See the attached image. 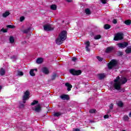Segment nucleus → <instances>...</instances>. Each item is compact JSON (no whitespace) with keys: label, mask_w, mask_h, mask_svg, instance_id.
I'll list each match as a JSON object with an SVG mask.
<instances>
[{"label":"nucleus","mask_w":131,"mask_h":131,"mask_svg":"<svg viewBox=\"0 0 131 131\" xmlns=\"http://www.w3.org/2000/svg\"><path fill=\"white\" fill-rule=\"evenodd\" d=\"M24 73H23V72L21 71H18V75H19V76H23Z\"/></svg>","instance_id":"nucleus-42"},{"label":"nucleus","mask_w":131,"mask_h":131,"mask_svg":"<svg viewBox=\"0 0 131 131\" xmlns=\"http://www.w3.org/2000/svg\"><path fill=\"white\" fill-rule=\"evenodd\" d=\"M96 110L92 109L89 111V113H91V114L96 113Z\"/></svg>","instance_id":"nucleus-40"},{"label":"nucleus","mask_w":131,"mask_h":131,"mask_svg":"<svg viewBox=\"0 0 131 131\" xmlns=\"http://www.w3.org/2000/svg\"><path fill=\"white\" fill-rule=\"evenodd\" d=\"M113 24H117V19L114 18L113 19Z\"/></svg>","instance_id":"nucleus-43"},{"label":"nucleus","mask_w":131,"mask_h":131,"mask_svg":"<svg viewBox=\"0 0 131 131\" xmlns=\"http://www.w3.org/2000/svg\"><path fill=\"white\" fill-rule=\"evenodd\" d=\"M51 24H47L43 26V29L45 31H53L54 28L51 27Z\"/></svg>","instance_id":"nucleus-5"},{"label":"nucleus","mask_w":131,"mask_h":131,"mask_svg":"<svg viewBox=\"0 0 131 131\" xmlns=\"http://www.w3.org/2000/svg\"><path fill=\"white\" fill-rule=\"evenodd\" d=\"M76 60H77V58L75 57H73L72 59V61H73V62H75Z\"/></svg>","instance_id":"nucleus-46"},{"label":"nucleus","mask_w":131,"mask_h":131,"mask_svg":"<svg viewBox=\"0 0 131 131\" xmlns=\"http://www.w3.org/2000/svg\"><path fill=\"white\" fill-rule=\"evenodd\" d=\"M36 104H38V101L33 100V101L31 103V106H34V105H36Z\"/></svg>","instance_id":"nucleus-33"},{"label":"nucleus","mask_w":131,"mask_h":131,"mask_svg":"<svg viewBox=\"0 0 131 131\" xmlns=\"http://www.w3.org/2000/svg\"><path fill=\"white\" fill-rule=\"evenodd\" d=\"M101 35H96L95 37H94V39H100V38H101Z\"/></svg>","instance_id":"nucleus-35"},{"label":"nucleus","mask_w":131,"mask_h":131,"mask_svg":"<svg viewBox=\"0 0 131 131\" xmlns=\"http://www.w3.org/2000/svg\"><path fill=\"white\" fill-rule=\"evenodd\" d=\"M117 45L120 49H124V48H126L128 46V42H124L123 43H118Z\"/></svg>","instance_id":"nucleus-7"},{"label":"nucleus","mask_w":131,"mask_h":131,"mask_svg":"<svg viewBox=\"0 0 131 131\" xmlns=\"http://www.w3.org/2000/svg\"><path fill=\"white\" fill-rule=\"evenodd\" d=\"M50 8L51 10H53V11H56V10H57V5L55 4L52 5L50 6Z\"/></svg>","instance_id":"nucleus-23"},{"label":"nucleus","mask_w":131,"mask_h":131,"mask_svg":"<svg viewBox=\"0 0 131 131\" xmlns=\"http://www.w3.org/2000/svg\"><path fill=\"white\" fill-rule=\"evenodd\" d=\"M114 88L115 90H117V91H119L121 89V82H115L114 84Z\"/></svg>","instance_id":"nucleus-6"},{"label":"nucleus","mask_w":131,"mask_h":131,"mask_svg":"<svg viewBox=\"0 0 131 131\" xmlns=\"http://www.w3.org/2000/svg\"><path fill=\"white\" fill-rule=\"evenodd\" d=\"M85 13L86 15H91V10L89 8L85 10Z\"/></svg>","instance_id":"nucleus-30"},{"label":"nucleus","mask_w":131,"mask_h":131,"mask_svg":"<svg viewBox=\"0 0 131 131\" xmlns=\"http://www.w3.org/2000/svg\"><path fill=\"white\" fill-rule=\"evenodd\" d=\"M19 108H24V104H20Z\"/></svg>","instance_id":"nucleus-49"},{"label":"nucleus","mask_w":131,"mask_h":131,"mask_svg":"<svg viewBox=\"0 0 131 131\" xmlns=\"http://www.w3.org/2000/svg\"><path fill=\"white\" fill-rule=\"evenodd\" d=\"M58 37L59 38L66 40V38H67V31L65 30L61 31L58 35Z\"/></svg>","instance_id":"nucleus-4"},{"label":"nucleus","mask_w":131,"mask_h":131,"mask_svg":"<svg viewBox=\"0 0 131 131\" xmlns=\"http://www.w3.org/2000/svg\"><path fill=\"white\" fill-rule=\"evenodd\" d=\"M85 45H86V47H87V48H89L91 45V43L90 42V41H87L85 42Z\"/></svg>","instance_id":"nucleus-39"},{"label":"nucleus","mask_w":131,"mask_h":131,"mask_svg":"<svg viewBox=\"0 0 131 131\" xmlns=\"http://www.w3.org/2000/svg\"><path fill=\"white\" fill-rule=\"evenodd\" d=\"M70 73L71 74H72V75L75 76H78V75H80V74H81L82 72L80 70H75L74 69H72L70 70Z\"/></svg>","instance_id":"nucleus-2"},{"label":"nucleus","mask_w":131,"mask_h":131,"mask_svg":"<svg viewBox=\"0 0 131 131\" xmlns=\"http://www.w3.org/2000/svg\"><path fill=\"white\" fill-rule=\"evenodd\" d=\"M25 20V17L24 16H21L20 18H19V21L20 22H23V21Z\"/></svg>","instance_id":"nucleus-38"},{"label":"nucleus","mask_w":131,"mask_h":131,"mask_svg":"<svg viewBox=\"0 0 131 131\" xmlns=\"http://www.w3.org/2000/svg\"><path fill=\"white\" fill-rule=\"evenodd\" d=\"M117 55L118 57H121L122 56H123V52L122 51H118Z\"/></svg>","instance_id":"nucleus-32"},{"label":"nucleus","mask_w":131,"mask_h":131,"mask_svg":"<svg viewBox=\"0 0 131 131\" xmlns=\"http://www.w3.org/2000/svg\"><path fill=\"white\" fill-rule=\"evenodd\" d=\"M104 28L106 30H108V29H110V28H111V25L109 24H105L104 25Z\"/></svg>","instance_id":"nucleus-22"},{"label":"nucleus","mask_w":131,"mask_h":131,"mask_svg":"<svg viewBox=\"0 0 131 131\" xmlns=\"http://www.w3.org/2000/svg\"><path fill=\"white\" fill-rule=\"evenodd\" d=\"M42 72H43V73H45V74H49V73H50V71L47 67L43 68L42 69Z\"/></svg>","instance_id":"nucleus-14"},{"label":"nucleus","mask_w":131,"mask_h":131,"mask_svg":"<svg viewBox=\"0 0 131 131\" xmlns=\"http://www.w3.org/2000/svg\"><path fill=\"white\" fill-rule=\"evenodd\" d=\"M114 104L113 103H111V105L110 106V110H113Z\"/></svg>","instance_id":"nucleus-45"},{"label":"nucleus","mask_w":131,"mask_h":131,"mask_svg":"<svg viewBox=\"0 0 131 131\" xmlns=\"http://www.w3.org/2000/svg\"><path fill=\"white\" fill-rule=\"evenodd\" d=\"M122 119L124 121H128V120H129V117H128V116L127 115H124Z\"/></svg>","instance_id":"nucleus-20"},{"label":"nucleus","mask_w":131,"mask_h":131,"mask_svg":"<svg viewBox=\"0 0 131 131\" xmlns=\"http://www.w3.org/2000/svg\"><path fill=\"white\" fill-rule=\"evenodd\" d=\"M86 50L88 51V52H90V48H89V47H85Z\"/></svg>","instance_id":"nucleus-50"},{"label":"nucleus","mask_w":131,"mask_h":131,"mask_svg":"<svg viewBox=\"0 0 131 131\" xmlns=\"http://www.w3.org/2000/svg\"><path fill=\"white\" fill-rule=\"evenodd\" d=\"M61 99L62 100H70V98L69 97V95L67 94H63L60 96Z\"/></svg>","instance_id":"nucleus-12"},{"label":"nucleus","mask_w":131,"mask_h":131,"mask_svg":"<svg viewBox=\"0 0 131 131\" xmlns=\"http://www.w3.org/2000/svg\"><path fill=\"white\" fill-rule=\"evenodd\" d=\"M66 1H67L68 3H71V2H72V0H66Z\"/></svg>","instance_id":"nucleus-53"},{"label":"nucleus","mask_w":131,"mask_h":131,"mask_svg":"<svg viewBox=\"0 0 131 131\" xmlns=\"http://www.w3.org/2000/svg\"><path fill=\"white\" fill-rule=\"evenodd\" d=\"M10 12L9 11H6L3 14L2 16L3 18H7L8 16L10 15Z\"/></svg>","instance_id":"nucleus-19"},{"label":"nucleus","mask_w":131,"mask_h":131,"mask_svg":"<svg viewBox=\"0 0 131 131\" xmlns=\"http://www.w3.org/2000/svg\"><path fill=\"white\" fill-rule=\"evenodd\" d=\"M101 2L104 5H105V4H107V0H101Z\"/></svg>","instance_id":"nucleus-44"},{"label":"nucleus","mask_w":131,"mask_h":131,"mask_svg":"<svg viewBox=\"0 0 131 131\" xmlns=\"http://www.w3.org/2000/svg\"><path fill=\"white\" fill-rule=\"evenodd\" d=\"M60 116H61L60 113H55L54 114V116H55V117H59Z\"/></svg>","instance_id":"nucleus-37"},{"label":"nucleus","mask_w":131,"mask_h":131,"mask_svg":"<svg viewBox=\"0 0 131 131\" xmlns=\"http://www.w3.org/2000/svg\"><path fill=\"white\" fill-rule=\"evenodd\" d=\"M35 112H37L38 113L41 111V106H40V104H38L36 106H35V109L34 110Z\"/></svg>","instance_id":"nucleus-10"},{"label":"nucleus","mask_w":131,"mask_h":131,"mask_svg":"<svg viewBox=\"0 0 131 131\" xmlns=\"http://www.w3.org/2000/svg\"><path fill=\"white\" fill-rule=\"evenodd\" d=\"M96 58H97V60L98 61H99V62H102V61H103V60H104V58L101 57L100 56H97Z\"/></svg>","instance_id":"nucleus-34"},{"label":"nucleus","mask_w":131,"mask_h":131,"mask_svg":"<svg viewBox=\"0 0 131 131\" xmlns=\"http://www.w3.org/2000/svg\"><path fill=\"white\" fill-rule=\"evenodd\" d=\"M9 41L10 43H14V42H15V39L14 38V37L11 36L9 38Z\"/></svg>","instance_id":"nucleus-25"},{"label":"nucleus","mask_w":131,"mask_h":131,"mask_svg":"<svg viewBox=\"0 0 131 131\" xmlns=\"http://www.w3.org/2000/svg\"><path fill=\"white\" fill-rule=\"evenodd\" d=\"M31 30V28L29 27L28 29L23 31V33H28Z\"/></svg>","instance_id":"nucleus-28"},{"label":"nucleus","mask_w":131,"mask_h":131,"mask_svg":"<svg viewBox=\"0 0 131 131\" xmlns=\"http://www.w3.org/2000/svg\"><path fill=\"white\" fill-rule=\"evenodd\" d=\"M123 33L121 32H118L115 34L114 38V40L116 41H118V40H122L123 39Z\"/></svg>","instance_id":"nucleus-1"},{"label":"nucleus","mask_w":131,"mask_h":131,"mask_svg":"<svg viewBox=\"0 0 131 131\" xmlns=\"http://www.w3.org/2000/svg\"><path fill=\"white\" fill-rule=\"evenodd\" d=\"M29 96H30V92H29V91L27 90L25 92L23 98H24V100H28V99H29Z\"/></svg>","instance_id":"nucleus-8"},{"label":"nucleus","mask_w":131,"mask_h":131,"mask_svg":"<svg viewBox=\"0 0 131 131\" xmlns=\"http://www.w3.org/2000/svg\"><path fill=\"white\" fill-rule=\"evenodd\" d=\"M117 104V106H118V107H120V108H122V107H123V102H122V101H118Z\"/></svg>","instance_id":"nucleus-21"},{"label":"nucleus","mask_w":131,"mask_h":131,"mask_svg":"<svg viewBox=\"0 0 131 131\" xmlns=\"http://www.w3.org/2000/svg\"><path fill=\"white\" fill-rule=\"evenodd\" d=\"M57 76H58L57 75V73H53V74L51 76V80H55V79H56V78L57 77Z\"/></svg>","instance_id":"nucleus-24"},{"label":"nucleus","mask_w":131,"mask_h":131,"mask_svg":"<svg viewBox=\"0 0 131 131\" xmlns=\"http://www.w3.org/2000/svg\"><path fill=\"white\" fill-rule=\"evenodd\" d=\"M120 77L118 76L114 80V82H120Z\"/></svg>","instance_id":"nucleus-29"},{"label":"nucleus","mask_w":131,"mask_h":131,"mask_svg":"<svg viewBox=\"0 0 131 131\" xmlns=\"http://www.w3.org/2000/svg\"><path fill=\"white\" fill-rule=\"evenodd\" d=\"M65 85L66 86L68 87V91L70 92V91H71V88H72V85L69 82H67L65 83Z\"/></svg>","instance_id":"nucleus-13"},{"label":"nucleus","mask_w":131,"mask_h":131,"mask_svg":"<svg viewBox=\"0 0 131 131\" xmlns=\"http://www.w3.org/2000/svg\"><path fill=\"white\" fill-rule=\"evenodd\" d=\"M36 62L37 64H41L43 62V59L41 57L38 58Z\"/></svg>","instance_id":"nucleus-17"},{"label":"nucleus","mask_w":131,"mask_h":131,"mask_svg":"<svg viewBox=\"0 0 131 131\" xmlns=\"http://www.w3.org/2000/svg\"><path fill=\"white\" fill-rule=\"evenodd\" d=\"M104 118H105V119H107V118H109V115H105L104 116Z\"/></svg>","instance_id":"nucleus-47"},{"label":"nucleus","mask_w":131,"mask_h":131,"mask_svg":"<svg viewBox=\"0 0 131 131\" xmlns=\"http://www.w3.org/2000/svg\"><path fill=\"white\" fill-rule=\"evenodd\" d=\"M1 31H2V32H3L4 33H6V32H8V30L5 28H2Z\"/></svg>","instance_id":"nucleus-41"},{"label":"nucleus","mask_w":131,"mask_h":131,"mask_svg":"<svg viewBox=\"0 0 131 131\" xmlns=\"http://www.w3.org/2000/svg\"><path fill=\"white\" fill-rule=\"evenodd\" d=\"M117 66V60L115 59L112 60L110 63H108V69H112L113 67Z\"/></svg>","instance_id":"nucleus-3"},{"label":"nucleus","mask_w":131,"mask_h":131,"mask_svg":"<svg viewBox=\"0 0 131 131\" xmlns=\"http://www.w3.org/2000/svg\"><path fill=\"white\" fill-rule=\"evenodd\" d=\"M122 131H126V130H122Z\"/></svg>","instance_id":"nucleus-56"},{"label":"nucleus","mask_w":131,"mask_h":131,"mask_svg":"<svg viewBox=\"0 0 131 131\" xmlns=\"http://www.w3.org/2000/svg\"><path fill=\"white\" fill-rule=\"evenodd\" d=\"M2 88L3 87L2 86V85H0V90H2Z\"/></svg>","instance_id":"nucleus-55"},{"label":"nucleus","mask_w":131,"mask_h":131,"mask_svg":"<svg viewBox=\"0 0 131 131\" xmlns=\"http://www.w3.org/2000/svg\"><path fill=\"white\" fill-rule=\"evenodd\" d=\"M105 74H98V78L100 80H102V79H104V77H105Z\"/></svg>","instance_id":"nucleus-15"},{"label":"nucleus","mask_w":131,"mask_h":131,"mask_svg":"<svg viewBox=\"0 0 131 131\" xmlns=\"http://www.w3.org/2000/svg\"><path fill=\"white\" fill-rule=\"evenodd\" d=\"M5 74H6V70H5V69L2 68L0 69V75H1L2 76H4Z\"/></svg>","instance_id":"nucleus-18"},{"label":"nucleus","mask_w":131,"mask_h":131,"mask_svg":"<svg viewBox=\"0 0 131 131\" xmlns=\"http://www.w3.org/2000/svg\"><path fill=\"white\" fill-rule=\"evenodd\" d=\"M33 70L34 71H37V69H34Z\"/></svg>","instance_id":"nucleus-54"},{"label":"nucleus","mask_w":131,"mask_h":131,"mask_svg":"<svg viewBox=\"0 0 131 131\" xmlns=\"http://www.w3.org/2000/svg\"><path fill=\"white\" fill-rule=\"evenodd\" d=\"M30 75L31 76H35V74L34 73V70L31 69L30 71Z\"/></svg>","instance_id":"nucleus-27"},{"label":"nucleus","mask_w":131,"mask_h":131,"mask_svg":"<svg viewBox=\"0 0 131 131\" xmlns=\"http://www.w3.org/2000/svg\"><path fill=\"white\" fill-rule=\"evenodd\" d=\"M126 54H130L131 53V48L127 47V49L125 50Z\"/></svg>","instance_id":"nucleus-31"},{"label":"nucleus","mask_w":131,"mask_h":131,"mask_svg":"<svg viewBox=\"0 0 131 131\" xmlns=\"http://www.w3.org/2000/svg\"><path fill=\"white\" fill-rule=\"evenodd\" d=\"M23 103L25 104V103H26V100L27 99H24V98H23Z\"/></svg>","instance_id":"nucleus-51"},{"label":"nucleus","mask_w":131,"mask_h":131,"mask_svg":"<svg viewBox=\"0 0 131 131\" xmlns=\"http://www.w3.org/2000/svg\"><path fill=\"white\" fill-rule=\"evenodd\" d=\"M124 23L126 25H128V26L130 25V24H131V20H130V19H127V20L124 21Z\"/></svg>","instance_id":"nucleus-26"},{"label":"nucleus","mask_w":131,"mask_h":131,"mask_svg":"<svg viewBox=\"0 0 131 131\" xmlns=\"http://www.w3.org/2000/svg\"><path fill=\"white\" fill-rule=\"evenodd\" d=\"M113 50H114V47H108L105 49V53H106V54H109L110 53H111Z\"/></svg>","instance_id":"nucleus-11"},{"label":"nucleus","mask_w":131,"mask_h":131,"mask_svg":"<svg viewBox=\"0 0 131 131\" xmlns=\"http://www.w3.org/2000/svg\"><path fill=\"white\" fill-rule=\"evenodd\" d=\"M127 82V79L125 77H123L120 79V82H122V84H124Z\"/></svg>","instance_id":"nucleus-16"},{"label":"nucleus","mask_w":131,"mask_h":131,"mask_svg":"<svg viewBox=\"0 0 131 131\" xmlns=\"http://www.w3.org/2000/svg\"><path fill=\"white\" fill-rule=\"evenodd\" d=\"M73 131H80V129L79 128H74L73 129Z\"/></svg>","instance_id":"nucleus-48"},{"label":"nucleus","mask_w":131,"mask_h":131,"mask_svg":"<svg viewBox=\"0 0 131 131\" xmlns=\"http://www.w3.org/2000/svg\"><path fill=\"white\" fill-rule=\"evenodd\" d=\"M6 27H7V28L14 29V28H15V26L9 25H7V26H6Z\"/></svg>","instance_id":"nucleus-36"},{"label":"nucleus","mask_w":131,"mask_h":131,"mask_svg":"<svg viewBox=\"0 0 131 131\" xmlns=\"http://www.w3.org/2000/svg\"><path fill=\"white\" fill-rule=\"evenodd\" d=\"M26 42H27L26 41H23L21 42L22 45H25V43H26Z\"/></svg>","instance_id":"nucleus-52"},{"label":"nucleus","mask_w":131,"mask_h":131,"mask_svg":"<svg viewBox=\"0 0 131 131\" xmlns=\"http://www.w3.org/2000/svg\"><path fill=\"white\" fill-rule=\"evenodd\" d=\"M64 41V40H63V39H61V38H59V36L55 40V42L57 45H62V43H63V41Z\"/></svg>","instance_id":"nucleus-9"}]
</instances>
